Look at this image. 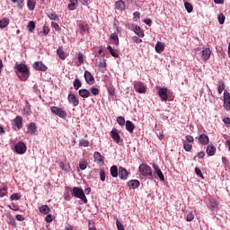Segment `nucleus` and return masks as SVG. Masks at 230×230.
Instances as JSON below:
<instances>
[{
  "mask_svg": "<svg viewBox=\"0 0 230 230\" xmlns=\"http://www.w3.org/2000/svg\"><path fill=\"white\" fill-rule=\"evenodd\" d=\"M92 94H93V96H98V94H100V89L96 88V87H92L90 89Z\"/></svg>",
  "mask_w": 230,
  "mask_h": 230,
  "instance_id": "49",
  "label": "nucleus"
},
{
  "mask_svg": "<svg viewBox=\"0 0 230 230\" xmlns=\"http://www.w3.org/2000/svg\"><path fill=\"white\" fill-rule=\"evenodd\" d=\"M208 208L210 211H215V209H218V202L217 201V199L209 198Z\"/></svg>",
  "mask_w": 230,
  "mask_h": 230,
  "instance_id": "12",
  "label": "nucleus"
},
{
  "mask_svg": "<svg viewBox=\"0 0 230 230\" xmlns=\"http://www.w3.org/2000/svg\"><path fill=\"white\" fill-rule=\"evenodd\" d=\"M183 143V148L185 152H191V149L193 148V145L188 141H182Z\"/></svg>",
  "mask_w": 230,
  "mask_h": 230,
  "instance_id": "34",
  "label": "nucleus"
},
{
  "mask_svg": "<svg viewBox=\"0 0 230 230\" xmlns=\"http://www.w3.org/2000/svg\"><path fill=\"white\" fill-rule=\"evenodd\" d=\"M48 17L50 19V21H60V19L58 18V15H57V13H49L48 14Z\"/></svg>",
  "mask_w": 230,
  "mask_h": 230,
  "instance_id": "40",
  "label": "nucleus"
},
{
  "mask_svg": "<svg viewBox=\"0 0 230 230\" xmlns=\"http://www.w3.org/2000/svg\"><path fill=\"white\" fill-rule=\"evenodd\" d=\"M100 177H101V181L102 182H104V181H105V171L103 169L100 170Z\"/></svg>",
  "mask_w": 230,
  "mask_h": 230,
  "instance_id": "56",
  "label": "nucleus"
},
{
  "mask_svg": "<svg viewBox=\"0 0 230 230\" xmlns=\"http://www.w3.org/2000/svg\"><path fill=\"white\" fill-rule=\"evenodd\" d=\"M59 166H60L61 170H64L65 172H67V165L64 162H61L59 164Z\"/></svg>",
  "mask_w": 230,
  "mask_h": 230,
  "instance_id": "60",
  "label": "nucleus"
},
{
  "mask_svg": "<svg viewBox=\"0 0 230 230\" xmlns=\"http://www.w3.org/2000/svg\"><path fill=\"white\" fill-rule=\"evenodd\" d=\"M153 168L155 171L154 175H157L159 177L160 181H164V174H163V172L161 171V168H159L156 164H153Z\"/></svg>",
  "mask_w": 230,
  "mask_h": 230,
  "instance_id": "16",
  "label": "nucleus"
},
{
  "mask_svg": "<svg viewBox=\"0 0 230 230\" xmlns=\"http://www.w3.org/2000/svg\"><path fill=\"white\" fill-rule=\"evenodd\" d=\"M51 26L52 28H54V30H56V31H60V26L58 25V23L52 22Z\"/></svg>",
  "mask_w": 230,
  "mask_h": 230,
  "instance_id": "55",
  "label": "nucleus"
},
{
  "mask_svg": "<svg viewBox=\"0 0 230 230\" xmlns=\"http://www.w3.org/2000/svg\"><path fill=\"white\" fill-rule=\"evenodd\" d=\"M68 102L71 103L74 107H78L80 105V101L76 98V95L73 93H69L67 96Z\"/></svg>",
  "mask_w": 230,
  "mask_h": 230,
  "instance_id": "8",
  "label": "nucleus"
},
{
  "mask_svg": "<svg viewBox=\"0 0 230 230\" xmlns=\"http://www.w3.org/2000/svg\"><path fill=\"white\" fill-rule=\"evenodd\" d=\"M186 140H182V141H187V143H193V141H195V138H193V136L189 135L185 137Z\"/></svg>",
  "mask_w": 230,
  "mask_h": 230,
  "instance_id": "53",
  "label": "nucleus"
},
{
  "mask_svg": "<svg viewBox=\"0 0 230 230\" xmlns=\"http://www.w3.org/2000/svg\"><path fill=\"white\" fill-rule=\"evenodd\" d=\"M45 220H46L47 224H51V222H53V216H51L50 214L48 215V216L45 217Z\"/></svg>",
  "mask_w": 230,
  "mask_h": 230,
  "instance_id": "57",
  "label": "nucleus"
},
{
  "mask_svg": "<svg viewBox=\"0 0 230 230\" xmlns=\"http://www.w3.org/2000/svg\"><path fill=\"white\" fill-rule=\"evenodd\" d=\"M110 172H111V177H113L114 179H116V177L119 175V169H118V166L116 165H112L110 169Z\"/></svg>",
  "mask_w": 230,
  "mask_h": 230,
  "instance_id": "25",
  "label": "nucleus"
},
{
  "mask_svg": "<svg viewBox=\"0 0 230 230\" xmlns=\"http://www.w3.org/2000/svg\"><path fill=\"white\" fill-rule=\"evenodd\" d=\"M32 67L33 69H35V71H42V72H46V70L48 69V66L46 65H44V63H42V61H36L32 64Z\"/></svg>",
  "mask_w": 230,
  "mask_h": 230,
  "instance_id": "7",
  "label": "nucleus"
},
{
  "mask_svg": "<svg viewBox=\"0 0 230 230\" xmlns=\"http://www.w3.org/2000/svg\"><path fill=\"white\" fill-rule=\"evenodd\" d=\"M27 130L28 134H30L31 136H34V134L37 133V125L35 124V122L30 123L27 127Z\"/></svg>",
  "mask_w": 230,
  "mask_h": 230,
  "instance_id": "18",
  "label": "nucleus"
},
{
  "mask_svg": "<svg viewBox=\"0 0 230 230\" xmlns=\"http://www.w3.org/2000/svg\"><path fill=\"white\" fill-rule=\"evenodd\" d=\"M158 95L160 96L162 102L168 101V88H160L158 91Z\"/></svg>",
  "mask_w": 230,
  "mask_h": 230,
  "instance_id": "14",
  "label": "nucleus"
},
{
  "mask_svg": "<svg viewBox=\"0 0 230 230\" xmlns=\"http://www.w3.org/2000/svg\"><path fill=\"white\" fill-rule=\"evenodd\" d=\"M27 30L30 33H33V30H35V22L31 21L27 25Z\"/></svg>",
  "mask_w": 230,
  "mask_h": 230,
  "instance_id": "36",
  "label": "nucleus"
},
{
  "mask_svg": "<svg viewBox=\"0 0 230 230\" xmlns=\"http://www.w3.org/2000/svg\"><path fill=\"white\" fill-rule=\"evenodd\" d=\"M93 158L98 161L99 163H102L103 161V156L100 152H94L93 153Z\"/></svg>",
  "mask_w": 230,
  "mask_h": 230,
  "instance_id": "37",
  "label": "nucleus"
},
{
  "mask_svg": "<svg viewBox=\"0 0 230 230\" xmlns=\"http://www.w3.org/2000/svg\"><path fill=\"white\" fill-rule=\"evenodd\" d=\"M217 20L219 24H224V22H226V16L224 15V13H219Z\"/></svg>",
  "mask_w": 230,
  "mask_h": 230,
  "instance_id": "45",
  "label": "nucleus"
},
{
  "mask_svg": "<svg viewBox=\"0 0 230 230\" xmlns=\"http://www.w3.org/2000/svg\"><path fill=\"white\" fill-rule=\"evenodd\" d=\"M84 80L88 85H93L94 84V76L87 70L84 71Z\"/></svg>",
  "mask_w": 230,
  "mask_h": 230,
  "instance_id": "11",
  "label": "nucleus"
},
{
  "mask_svg": "<svg viewBox=\"0 0 230 230\" xmlns=\"http://www.w3.org/2000/svg\"><path fill=\"white\" fill-rule=\"evenodd\" d=\"M116 226L118 230H125V226H123V224H121V222H119V219L116 220Z\"/></svg>",
  "mask_w": 230,
  "mask_h": 230,
  "instance_id": "50",
  "label": "nucleus"
},
{
  "mask_svg": "<svg viewBox=\"0 0 230 230\" xmlns=\"http://www.w3.org/2000/svg\"><path fill=\"white\" fill-rule=\"evenodd\" d=\"M134 128H136V125L130 120L126 121V130L129 132V134H134Z\"/></svg>",
  "mask_w": 230,
  "mask_h": 230,
  "instance_id": "22",
  "label": "nucleus"
},
{
  "mask_svg": "<svg viewBox=\"0 0 230 230\" xmlns=\"http://www.w3.org/2000/svg\"><path fill=\"white\" fill-rule=\"evenodd\" d=\"M107 49L110 51L111 57H114V58H118L119 57V53L117 49H112L111 45L107 47Z\"/></svg>",
  "mask_w": 230,
  "mask_h": 230,
  "instance_id": "28",
  "label": "nucleus"
},
{
  "mask_svg": "<svg viewBox=\"0 0 230 230\" xmlns=\"http://www.w3.org/2000/svg\"><path fill=\"white\" fill-rule=\"evenodd\" d=\"M42 33H43L44 35H48V34L49 33V27L44 26V27H43V31H42Z\"/></svg>",
  "mask_w": 230,
  "mask_h": 230,
  "instance_id": "62",
  "label": "nucleus"
},
{
  "mask_svg": "<svg viewBox=\"0 0 230 230\" xmlns=\"http://www.w3.org/2000/svg\"><path fill=\"white\" fill-rule=\"evenodd\" d=\"M50 111L52 114L58 116V118H62V119H66L67 118V112L63 108H59L57 106L50 107Z\"/></svg>",
  "mask_w": 230,
  "mask_h": 230,
  "instance_id": "4",
  "label": "nucleus"
},
{
  "mask_svg": "<svg viewBox=\"0 0 230 230\" xmlns=\"http://www.w3.org/2000/svg\"><path fill=\"white\" fill-rule=\"evenodd\" d=\"M76 8H78V2H70L68 4V10L73 11L76 10Z\"/></svg>",
  "mask_w": 230,
  "mask_h": 230,
  "instance_id": "41",
  "label": "nucleus"
},
{
  "mask_svg": "<svg viewBox=\"0 0 230 230\" xmlns=\"http://www.w3.org/2000/svg\"><path fill=\"white\" fill-rule=\"evenodd\" d=\"M110 39L113 40V44H115V46H119V38L118 37V34L111 33Z\"/></svg>",
  "mask_w": 230,
  "mask_h": 230,
  "instance_id": "30",
  "label": "nucleus"
},
{
  "mask_svg": "<svg viewBox=\"0 0 230 230\" xmlns=\"http://www.w3.org/2000/svg\"><path fill=\"white\" fill-rule=\"evenodd\" d=\"M8 195V187L6 185L0 186V197H6Z\"/></svg>",
  "mask_w": 230,
  "mask_h": 230,
  "instance_id": "31",
  "label": "nucleus"
},
{
  "mask_svg": "<svg viewBox=\"0 0 230 230\" xmlns=\"http://www.w3.org/2000/svg\"><path fill=\"white\" fill-rule=\"evenodd\" d=\"M77 59H78L79 64H83L84 63V54L79 53Z\"/></svg>",
  "mask_w": 230,
  "mask_h": 230,
  "instance_id": "61",
  "label": "nucleus"
},
{
  "mask_svg": "<svg viewBox=\"0 0 230 230\" xmlns=\"http://www.w3.org/2000/svg\"><path fill=\"white\" fill-rule=\"evenodd\" d=\"M184 6H185L188 13H191L193 12V5H191V4H190V2H185Z\"/></svg>",
  "mask_w": 230,
  "mask_h": 230,
  "instance_id": "39",
  "label": "nucleus"
},
{
  "mask_svg": "<svg viewBox=\"0 0 230 230\" xmlns=\"http://www.w3.org/2000/svg\"><path fill=\"white\" fill-rule=\"evenodd\" d=\"M200 145H209V137L206 134H201L199 135V137H198Z\"/></svg>",
  "mask_w": 230,
  "mask_h": 230,
  "instance_id": "17",
  "label": "nucleus"
},
{
  "mask_svg": "<svg viewBox=\"0 0 230 230\" xmlns=\"http://www.w3.org/2000/svg\"><path fill=\"white\" fill-rule=\"evenodd\" d=\"M15 218L16 220H18V222H23L24 220V217H22V215H20V214L16 215Z\"/></svg>",
  "mask_w": 230,
  "mask_h": 230,
  "instance_id": "63",
  "label": "nucleus"
},
{
  "mask_svg": "<svg viewBox=\"0 0 230 230\" xmlns=\"http://www.w3.org/2000/svg\"><path fill=\"white\" fill-rule=\"evenodd\" d=\"M224 91H226V84L224 83V81L221 80L218 82V87H217L218 94H222Z\"/></svg>",
  "mask_w": 230,
  "mask_h": 230,
  "instance_id": "29",
  "label": "nucleus"
},
{
  "mask_svg": "<svg viewBox=\"0 0 230 230\" xmlns=\"http://www.w3.org/2000/svg\"><path fill=\"white\" fill-rule=\"evenodd\" d=\"M26 150H28V147L26 146V144L24 142H18L14 146V152L19 154L20 155H22V154H26Z\"/></svg>",
  "mask_w": 230,
  "mask_h": 230,
  "instance_id": "5",
  "label": "nucleus"
},
{
  "mask_svg": "<svg viewBox=\"0 0 230 230\" xmlns=\"http://www.w3.org/2000/svg\"><path fill=\"white\" fill-rule=\"evenodd\" d=\"M155 51L156 53H163L164 51V44L161 41H158L155 44Z\"/></svg>",
  "mask_w": 230,
  "mask_h": 230,
  "instance_id": "27",
  "label": "nucleus"
},
{
  "mask_svg": "<svg viewBox=\"0 0 230 230\" xmlns=\"http://www.w3.org/2000/svg\"><path fill=\"white\" fill-rule=\"evenodd\" d=\"M132 31L136 33V35H137V37H140V39H143V37H145V31H143V30H141V27H139L138 25L133 26Z\"/></svg>",
  "mask_w": 230,
  "mask_h": 230,
  "instance_id": "19",
  "label": "nucleus"
},
{
  "mask_svg": "<svg viewBox=\"0 0 230 230\" xmlns=\"http://www.w3.org/2000/svg\"><path fill=\"white\" fill-rule=\"evenodd\" d=\"M117 123H119L120 127H123L125 125V118H123L122 116L118 117Z\"/></svg>",
  "mask_w": 230,
  "mask_h": 230,
  "instance_id": "48",
  "label": "nucleus"
},
{
  "mask_svg": "<svg viewBox=\"0 0 230 230\" xmlns=\"http://www.w3.org/2000/svg\"><path fill=\"white\" fill-rule=\"evenodd\" d=\"M223 121L226 125H230V118L229 117H226L225 119H223Z\"/></svg>",
  "mask_w": 230,
  "mask_h": 230,
  "instance_id": "64",
  "label": "nucleus"
},
{
  "mask_svg": "<svg viewBox=\"0 0 230 230\" xmlns=\"http://www.w3.org/2000/svg\"><path fill=\"white\" fill-rule=\"evenodd\" d=\"M224 109H226L227 111H230V93H228L227 90L224 91Z\"/></svg>",
  "mask_w": 230,
  "mask_h": 230,
  "instance_id": "6",
  "label": "nucleus"
},
{
  "mask_svg": "<svg viewBox=\"0 0 230 230\" xmlns=\"http://www.w3.org/2000/svg\"><path fill=\"white\" fill-rule=\"evenodd\" d=\"M67 190L71 191L72 197H75V199H80L84 204H87V197H85V192H84V190L80 187H74L73 189L71 187H67Z\"/></svg>",
  "mask_w": 230,
  "mask_h": 230,
  "instance_id": "2",
  "label": "nucleus"
},
{
  "mask_svg": "<svg viewBox=\"0 0 230 230\" xmlns=\"http://www.w3.org/2000/svg\"><path fill=\"white\" fill-rule=\"evenodd\" d=\"M80 87H82V82H80V79H75L74 88L75 89V91H78V89H80Z\"/></svg>",
  "mask_w": 230,
  "mask_h": 230,
  "instance_id": "42",
  "label": "nucleus"
},
{
  "mask_svg": "<svg viewBox=\"0 0 230 230\" xmlns=\"http://www.w3.org/2000/svg\"><path fill=\"white\" fill-rule=\"evenodd\" d=\"M8 208H10L13 211H19V206L13 203V205H8Z\"/></svg>",
  "mask_w": 230,
  "mask_h": 230,
  "instance_id": "58",
  "label": "nucleus"
},
{
  "mask_svg": "<svg viewBox=\"0 0 230 230\" xmlns=\"http://www.w3.org/2000/svg\"><path fill=\"white\" fill-rule=\"evenodd\" d=\"M79 29L81 30V33H85V31H89V28L87 24L81 23L79 24Z\"/></svg>",
  "mask_w": 230,
  "mask_h": 230,
  "instance_id": "43",
  "label": "nucleus"
},
{
  "mask_svg": "<svg viewBox=\"0 0 230 230\" xmlns=\"http://www.w3.org/2000/svg\"><path fill=\"white\" fill-rule=\"evenodd\" d=\"M111 137L115 143H117V145H119V141H121V137L119 136V133H118V129L114 128L111 131Z\"/></svg>",
  "mask_w": 230,
  "mask_h": 230,
  "instance_id": "13",
  "label": "nucleus"
},
{
  "mask_svg": "<svg viewBox=\"0 0 230 230\" xmlns=\"http://www.w3.org/2000/svg\"><path fill=\"white\" fill-rule=\"evenodd\" d=\"M57 53L61 60H66V52L62 49H58Z\"/></svg>",
  "mask_w": 230,
  "mask_h": 230,
  "instance_id": "38",
  "label": "nucleus"
},
{
  "mask_svg": "<svg viewBox=\"0 0 230 230\" xmlns=\"http://www.w3.org/2000/svg\"><path fill=\"white\" fill-rule=\"evenodd\" d=\"M108 93L111 96H114V94H116V90L114 89V86H109Z\"/></svg>",
  "mask_w": 230,
  "mask_h": 230,
  "instance_id": "51",
  "label": "nucleus"
},
{
  "mask_svg": "<svg viewBox=\"0 0 230 230\" xmlns=\"http://www.w3.org/2000/svg\"><path fill=\"white\" fill-rule=\"evenodd\" d=\"M127 4H125V1L119 0L115 3V7L117 10H119V12L125 11Z\"/></svg>",
  "mask_w": 230,
  "mask_h": 230,
  "instance_id": "20",
  "label": "nucleus"
},
{
  "mask_svg": "<svg viewBox=\"0 0 230 230\" xmlns=\"http://www.w3.org/2000/svg\"><path fill=\"white\" fill-rule=\"evenodd\" d=\"M80 170H85L87 168V162L83 161L79 164Z\"/></svg>",
  "mask_w": 230,
  "mask_h": 230,
  "instance_id": "54",
  "label": "nucleus"
},
{
  "mask_svg": "<svg viewBox=\"0 0 230 230\" xmlns=\"http://www.w3.org/2000/svg\"><path fill=\"white\" fill-rule=\"evenodd\" d=\"M134 89L137 93H139L140 94H144V93H146V88L145 87V84H143V83L141 82H135Z\"/></svg>",
  "mask_w": 230,
  "mask_h": 230,
  "instance_id": "9",
  "label": "nucleus"
},
{
  "mask_svg": "<svg viewBox=\"0 0 230 230\" xmlns=\"http://www.w3.org/2000/svg\"><path fill=\"white\" fill-rule=\"evenodd\" d=\"M78 93L81 98H89V96H91V92L87 89H80Z\"/></svg>",
  "mask_w": 230,
  "mask_h": 230,
  "instance_id": "26",
  "label": "nucleus"
},
{
  "mask_svg": "<svg viewBox=\"0 0 230 230\" xmlns=\"http://www.w3.org/2000/svg\"><path fill=\"white\" fill-rule=\"evenodd\" d=\"M194 219H195V215L193 214V212H190L187 215V217H186L187 222H193Z\"/></svg>",
  "mask_w": 230,
  "mask_h": 230,
  "instance_id": "47",
  "label": "nucleus"
},
{
  "mask_svg": "<svg viewBox=\"0 0 230 230\" xmlns=\"http://www.w3.org/2000/svg\"><path fill=\"white\" fill-rule=\"evenodd\" d=\"M51 209H49V207L48 205H42L40 207V213H42L43 215H48Z\"/></svg>",
  "mask_w": 230,
  "mask_h": 230,
  "instance_id": "33",
  "label": "nucleus"
},
{
  "mask_svg": "<svg viewBox=\"0 0 230 230\" xmlns=\"http://www.w3.org/2000/svg\"><path fill=\"white\" fill-rule=\"evenodd\" d=\"M211 58V49L209 48H206L202 50V60L203 62H208Z\"/></svg>",
  "mask_w": 230,
  "mask_h": 230,
  "instance_id": "15",
  "label": "nucleus"
},
{
  "mask_svg": "<svg viewBox=\"0 0 230 230\" xmlns=\"http://www.w3.org/2000/svg\"><path fill=\"white\" fill-rule=\"evenodd\" d=\"M195 173L198 175V177H201V179H204V174H202V171L199 167L195 168Z\"/></svg>",
  "mask_w": 230,
  "mask_h": 230,
  "instance_id": "52",
  "label": "nucleus"
},
{
  "mask_svg": "<svg viewBox=\"0 0 230 230\" xmlns=\"http://www.w3.org/2000/svg\"><path fill=\"white\" fill-rule=\"evenodd\" d=\"M79 146H84V148H87V146H89L88 140L81 139L79 142Z\"/></svg>",
  "mask_w": 230,
  "mask_h": 230,
  "instance_id": "46",
  "label": "nucleus"
},
{
  "mask_svg": "<svg viewBox=\"0 0 230 230\" xmlns=\"http://www.w3.org/2000/svg\"><path fill=\"white\" fill-rule=\"evenodd\" d=\"M207 154L209 156H213L215 155L216 152H217V147L214 145H208L207 146Z\"/></svg>",
  "mask_w": 230,
  "mask_h": 230,
  "instance_id": "24",
  "label": "nucleus"
},
{
  "mask_svg": "<svg viewBox=\"0 0 230 230\" xmlns=\"http://www.w3.org/2000/svg\"><path fill=\"white\" fill-rule=\"evenodd\" d=\"M14 127H17L18 130H21L22 128V117L16 116V118L13 119Z\"/></svg>",
  "mask_w": 230,
  "mask_h": 230,
  "instance_id": "21",
  "label": "nucleus"
},
{
  "mask_svg": "<svg viewBox=\"0 0 230 230\" xmlns=\"http://www.w3.org/2000/svg\"><path fill=\"white\" fill-rule=\"evenodd\" d=\"M10 200H21V194L13 193L10 196Z\"/></svg>",
  "mask_w": 230,
  "mask_h": 230,
  "instance_id": "44",
  "label": "nucleus"
},
{
  "mask_svg": "<svg viewBox=\"0 0 230 230\" xmlns=\"http://www.w3.org/2000/svg\"><path fill=\"white\" fill-rule=\"evenodd\" d=\"M8 24H10V20L8 18H4V19L0 20V29L1 30L6 28V26H8Z\"/></svg>",
  "mask_w": 230,
  "mask_h": 230,
  "instance_id": "32",
  "label": "nucleus"
},
{
  "mask_svg": "<svg viewBox=\"0 0 230 230\" xmlns=\"http://www.w3.org/2000/svg\"><path fill=\"white\" fill-rule=\"evenodd\" d=\"M128 171L125 167H119V177L121 181H127L128 179Z\"/></svg>",
  "mask_w": 230,
  "mask_h": 230,
  "instance_id": "10",
  "label": "nucleus"
},
{
  "mask_svg": "<svg viewBox=\"0 0 230 230\" xmlns=\"http://www.w3.org/2000/svg\"><path fill=\"white\" fill-rule=\"evenodd\" d=\"M139 181L138 180H131L128 182V188H131L132 190H136L139 188Z\"/></svg>",
  "mask_w": 230,
  "mask_h": 230,
  "instance_id": "23",
  "label": "nucleus"
},
{
  "mask_svg": "<svg viewBox=\"0 0 230 230\" xmlns=\"http://www.w3.org/2000/svg\"><path fill=\"white\" fill-rule=\"evenodd\" d=\"M15 69L17 70L16 75L22 82H26L30 78V68L25 64H15Z\"/></svg>",
  "mask_w": 230,
  "mask_h": 230,
  "instance_id": "1",
  "label": "nucleus"
},
{
  "mask_svg": "<svg viewBox=\"0 0 230 230\" xmlns=\"http://www.w3.org/2000/svg\"><path fill=\"white\" fill-rule=\"evenodd\" d=\"M138 170L143 175V177H147V179H151V181H154V172L152 171V167L146 164H142L139 165Z\"/></svg>",
  "mask_w": 230,
  "mask_h": 230,
  "instance_id": "3",
  "label": "nucleus"
},
{
  "mask_svg": "<svg viewBox=\"0 0 230 230\" xmlns=\"http://www.w3.org/2000/svg\"><path fill=\"white\" fill-rule=\"evenodd\" d=\"M35 4H37V2H35V0L27 1V7L29 8V10H31V12H32V10H35Z\"/></svg>",
  "mask_w": 230,
  "mask_h": 230,
  "instance_id": "35",
  "label": "nucleus"
},
{
  "mask_svg": "<svg viewBox=\"0 0 230 230\" xmlns=\"http://www.w3.org/2000/svg\"><path fill=\"white\" fill-rule=\"evenodd\" d=\"M132 39H133L134 42H136L137 44H141V42H143V40H141L137 36H134Z\"/></svg>",
  "mask_w": 230,
  "mask_h": 230,
  "instance_id": "59",
  "label": "nucleus"
}]
</instances>
